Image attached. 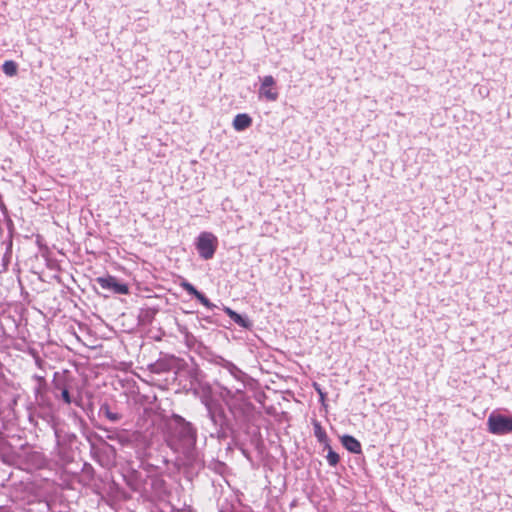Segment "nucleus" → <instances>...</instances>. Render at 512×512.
<instances>
[{"instance_id":"f257e3e1","label":"nucleus","mask_w":512,"mask_h":512,"mask_svg":"<svg viewBox=\"0 0 512 512\" xmlns=\"http://www.w3.org/2000/svg\"><path fill=\"white\" fill-rule=\"evenodd\" d=\"M170 436L168 439L169 446H173V438L187 443H194L196 441V431L191 423L187 422L180 415H173L172 421L169 424Z\"/></svg>"},{"instance_id":"f03ea898","label":"nucleus","mask_w":512,"mask_h":512,"mask_svg":"<svg viewBox=\"0 0 512 512\" xmlns=\"http://www.w3.org/2000/svg\"><path fill=\"white\" fill-rule=\"evenodd\" d=\"M196 249L201 258L208 260L213 258L217 249V237L211 232H202L196 240Z\"/></svg>"},{"instance_id":"7ed1b4c3","label":"nucleus","mask_w":512,"mask_h":512,"mask_svg":"<svg viewBox=\"0 0 512 512\" xmlns=\"http://www.w3.org/2000/svg\"><path fill=\"white\" fill-rule=\"evenodd\" d=\"M488 431L495 435H504L512 432V417L498 413H491L487 419Z\"/></svg>"},{"instance_id":"20e7f679","label":"nucleus","mask_w":512,"mask_h":512,"mask_svg":"<svg viewBox=\"0 0 512 512\" xmlns=\"http://www.w3.org/2000/svg\"><path fill=\"white\" fill-rule=\"evenodd\" d=\"M97 283L102 289L112 291L115 294H128L129 288L125 283H121L114 276L98 277Z\"/></svg>"},{"instance_id":"39448f33","label":"nucleus","mask_w":512,"mask_h":512,"mask_svg":"<svg viewBox=\"0 0 512 512\" xmlns=\"http://www.w3.org/2000/svg\"><path fill=\"white\" fill-rule=\"evenodd\" d=\"M274 85L275 79L271 75L264 76L261 79L259 97L265 98L268 101H276L278 99V92Z\"/></svg>"},{"instance_id":"423d86ee","label":"nucleus","mask_w":512,"mask_h":512,"mask_svg":"<svg viewBox=\"0 0 512 512\" xmlns=\"http://www.w3.org/2000/svg\"><path fill=\"white\" fill-rule=\"evenodd\" d=\"M252 124L251 117L246 113L237 114L233 120V128L236 131H243Z\"/></svg>"},{"instance_id":"0eeeda50","label":"nucleus","mask_w":512,"mask_h":512,"mask_svg":"<svg viewBox=\"0 0 512 512\" xmlns=\"http://www.w3.org/2000/svg\"><path fill=\"white\" fill-rule=\"evenodd\" d=\"M343 446L351 453L359 454L361 453V444L360 442L350 435H344L341 438Z\"/></svg>"},{"instance_id":"6e6552de","label":"nucleus","mask_w":512,"mask_h":512,"mask_svg":"<svg viewBox=\"0 0 512 512\" xmlns=\"http://www.w3.org/2000/svg\"><path fill=\"white\" fill-rule=\"evenodd\" d=\"M224 368H226L228 370V372L231 374V376H233L236 380H238V381L243 380V377L245 374L233 363L226 362V364L224 365Z\"/></svg>"},{"instance_id":"1a4fd4ad","label":"nucleus","mask_w":512,"mask_h":512,"mask_svg":"<svg viewBox=\"0 0 512 512\" xmlns=\"http://www.w3.org/2000/svg\"><path fill=\"white\" fill-rule=\"evenodd\" d=\"M17 64L12 60H7L2 65V70L7 76H15L17 73Z\"/></svg>"},{"instance_id":"9d476101","label":"nucleus","mask_w":512,"mask_h":512,"mask_svg":"<svg viewBox=\"0 0 512 512\" xmlns=\"http://www.w3.org/2000/svg\"><path fill=\"white\" fill-rule=\"evenodd\" d=\"M314 427V435L318 439L319 442L324 443L327 441L326 432L323 430L319 422L313 423Z\"/></svg>"},{"instance_id":"9b49d317","label":"nucleus","mask_w":512,"mask_h":512,"mask_svg":"<svg viewBox=\"0 0 512 512\" xmlns=\"http://www.w3.org/2000/svg\"><path fill=\"white\" fill-rule=\"evenodd\" d=\"M55 389L61 392V397L66 404H70L72 402L70 393L66 387H63L60 383L57 382L55 383Z\"/></svg>"},{"instance_id":"f8f14e48","label":"nucleus","mask_w":512,"mask_h":512,"mask_svg":"<svg viewBox=\"0 0 512 512\" xmlns=\"http://www.w3.org/2000/svg\"><path fill=\"white\" fill-rule=\"evenodd\" d=\"M101 410L104 411L105 416L112 422H117L121 418L120 414L110 411L108 406H103Z\"/></svg>"},{"instance_id":"ddd939ff","label":"nucleus","mask_w":512,"mask_h":512,"mask_svg":"<svg viewBox=\"0 0 512 512\" xmlns=\"http://www.w3.org/2000/svg\"><path fill=\"white\" fill-rule=\"evenodd\" d=\"M180 286L190 295L196 297L199 294V291L189 282L182 281Z\"/></svg>"},{"instance_id":"4468645a","label":"nucleus","mask_w":512,"mask_h":512,"mask_svg":"<svg viewBox=\"0 0 512 512\" xmlns=\"http://www.w3.org/2000/svg\"><path fill=\"white\" fill-rule=\"evenodd\" d=\"M326 459L330 466H336L339 462V455L336 452H334L331 448H329Z\"/></svg>"},{"instance_id":"2eb2a0df","label":"nucleus","mask_w":512,"mask_h":512,"mask_svg":"<svg viewBox=\"0 0 512 512\" xmlns=\"http://www.w3.org/2000/svg\"><path fill=\"white\" fill-rule=\"evenodd\" d=\"M197 300L200 301L202 305H204L207 309H213L215 306L213 303L209 301V299L201 292L195 297Z\"/></svg>"},{"instance_id":"dca6fc26","label":"nucleus","mask_w":512,"mask_h":512,"mask_svg":"<svg viewBox=\"0 0 512 512\" xmlns=\"http://www.w3.org/2000/svg\"><path fill=\"white\" fill-rule=\"evenodd\" d=\"M197 300L200 301L202 305H204L207 309H213L215 306L213 303L209 301V299L201 292L195 297Z\"/></svg>"},{"instance_id":"f3484780","label":"nucleus","mask_w":512,"mask_h":512,"mask_svg":"<svg viewBox=\"0 0 512 512\" xmlns=\"http://www.w3.org/2000/svg\"><path fill=\"white\" fill-rule=\"evenodd\" d=\"M197 300L200 301L202 305H204L207 309H213L215 306L213 303L209 301V299L201 292L195 297Z\"/></svg>"},{"instance_id":"a211bd4d","label":"nucleus","mask_w":512,"mask_h":512,"mask_svg":"<svg viewBox=\"0 0 512 512\" xmlns=\"http://www.w3.org/2000/svg\"><path fill=\"white\" fill-rule=\"evenodd\" d=\"M236 324L242 326V327H247V322L246 320L240 315L238 314L237 312H235V314L233 315L232 319Z\"/></svg>"},{"instance_id":"6ab92c4d","label":"nucleus","mask_w":512,"mask_h":512,"mask_svg":"<svg viewBox=\"0 0 512 512\" xmlns=\"http://www.w3.org/2000/svg\"><path fill=\"white\" fill-rule=\"evenodd\" d=\"M205 406H206V408H207V410H208V414H209L210 419H211L213 422H215V415H214V412H213L212 405H211L208 401H206V402H205Z\"/></svg>"},{"instance_id":"aec40b11","label":"nucleus","mask_w":512,"mask_h":512,"mask_svg":"<svg viewBox=\"0 0 512 512\" xmlns=\"http://www.w3.org/2000/svg\"><path fill=\"white\" fill-rule=\"evenodd\" d=\"M224 312L229 316L230 319H232L233 315L235 314V311L229 307H225Z\"/></svg>"},{"instance_id":"412c9836","label":"nucleus","mask_w":512,"mask_h":512,"mask_svg":"<svg viewBox=\"0 0 512 512\" xmlns=\"http://www.w3.org/2000/svg\"><path fill=\"white\" fill-rule=\"evenodd\" d=\"M318 392H319V394H320L321 398H323V397H324V394H323L319 389H318Z\"/></svg>"}]
</instances>
